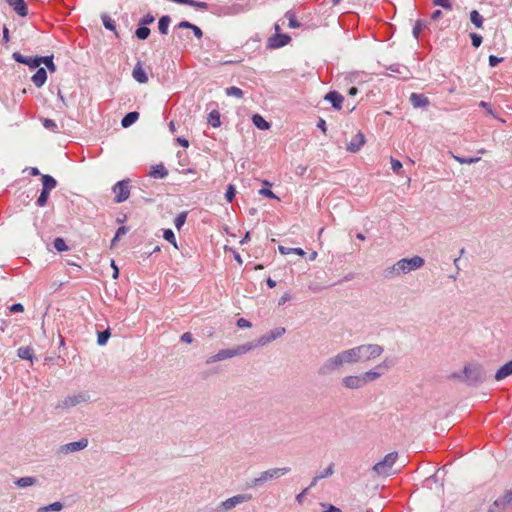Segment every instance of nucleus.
I'll list each match as a JSON object with an SVG mask.
<instances>
[{
    "instance_id": "f257e3e1",
    "label": "nucleus",
    "mask_w": 512,
    "mask_h": 512,
    "mask_svg": "<svg viewBox=\"0 0 512 512\" xmlns=\"http://www.w3.org/2000/svg\"><path fill=\"white\" fill-rule=\"evenodd\" d=\"M359 362L357 347L345 350L336 356L328 359L319 369V373L327 375L338 369L344 364H352Z\"/></svg>"
},
{
    "instance_id": "f03ea898",
    "label": "nucleus",
    "mask_w": 512,
    "mask_h": 512,
    "mask_svg": "<svg viewBox=\"0 0 512 512\" xmlns=\"http://www.w3.org/2000/svg\"><path fill=\"white\" fill-rule=\"evenodd\" d=\"M424 263V259L420 256H414L409 259L403 258L396 262L393 266L386 269L385 276L388 278H393L400 274H407L411 271L421 268Z\"/></svg>"
},
{
    "instance_id": "7ed1b4c3",
    "label": "nucleus",
    "mask_w": 512,
    "mask_h": 512,
    "mask_svg": "<svg viewBox=\"0 0 512 512\" xmlns=\"http://www.w3.org/2000/svg\"><path fill=\"white\" fill-rule=\"evenodd\" d=\"M34 69H36V72L34 73V85L41 87L47 80V70L50 73H54L56 71V66L53 62V55L34 57Z\"/></svg>"
},
{
    "instance_id": "20e7f679",
    "label": "nucleus",
    "mask_w": 512,
    "mask_h": 512,
    "mask_svg": "<svg viewBox=\"0 0 512 512\" xmlns=\"http://www.w3.org/2000/svg\"><path fill=\"white\" fill-rule=\"evenodd\" d=\"M34 176H40L42 187L40 194L36 200V204L39 207H45L47 205L50 192L57 186V181L51 175L41 174L36 167H34Z\"/></svg>"
},
{
    "instance_id": "39448f33",
    "label": "nucleus",
    "mask_w": 512,
    "mask_h": 512,
    "mask_svg": "<svg viewBox=\"0 0 512 512\" xmlns=\"http://www.w3.org/2000/svg\"><path fill=\"white\" fill-rule=\"evenodd\" d=\"M254 348V345L252 343H247L244 345H240L235 349H222L220 350L216 355L211 356L207 363H213L217 361H221L224 359L232 358L234 356L242 355L247 353L248 351L252 350Z\"/></svg>"
},
{
    "instance_id": "423d86ee",
    "label": "nucleus",
    "mask_w": 512,
    "mask_h": 512,
    "mask_svg": "<svg viewBox=\"0 0 512 512\" xmlns=\"http://www.w3.org/2000/svg\"><path fill=\"white\" fill-rule=\"evenodd\" d=\"M357 352L359 362H368L379 357L383 352V348L376 344L361 345L357 346Z\"/></svg>"
},
{
    "instance_id": "0eeeda50",
    "label": "nucleus",
    "mask_w": 512,
    "mask_h": 512,
    "mask_svg": "<svg viewBox=\"0 0 512 512\" xmlns=\"http://www.w3.org/2000/svg\"><path fill=\"white\" fill-rule=\"evenodd\" d=\"M398 454L392 452L387 454L384 459L373 466V471L380 476H388L391 473V469L396 462Z\"/></svg>"
},
{
    "instance_id": "6e6552de",
    "label": "nucleus",
    "mask_w": 512,
    "mask_h": 512,
    "mask_svg": "<svg viewBox=\"0 0 512 512\" xmlns=\"http://www.w3.org/2000/svg\"><path fill=\"white\" fill-rule=\"evenodd\" d=\"M112 190L115 194L114 201L116 203H122V202L126 201L130 196V181L129 180L118 181L112 187Z\"/></svg>"
},
{
    "instance_id": "1a4fd4ad",
    "label": "nucleus",
    "mask_w": 512,
    "mask_h": 512,
    "mask_svg": "<svg viewBox=\"0 0 512 512\" xmlns=\"http://www.w3.org/2000/svg\"><path fill=\"white\" fill-rule=\"evenodd\" d=\"M512 505V490L505 491L504 495L494 501L489 512H506Z\"/></svg>"
},
{
    "instance_id": "9d476101",
    "label": "nucleus",
    "mask_w": 512,
    "mask_h": 512,
    "mask_svg": "<svg viewBox=\"0 0 512 512\" xmlns=\"http://www.w3.org/2000/svg\"><path fill=\"white\" fill-rule=\"evenodd\" d=\"M289 472H290L289 467L269 469V470L262 472L260 474V476L254 480V483L257 484V483L266 482L273 478L281 477Z\"/></svg>"
},
{
    "instance_id": "9b49d317",
    "label": "nucleus",
    "mask_w": 512,
    "mask_h": 512,
    "mask_svg": "<svg viewBox=\"0 0 512 512\" xmlns=\"http://www.w3.org/2000/svg\"><path fill=\"white\" fill-rule=\"evenodd\" d=\"M366 143V138L361 131H357L355 136L351 139V141L347 144L346 150L351 153H356L360 151V149Z\"/></svg>"
},
{
    "instance_id": "f8f14e48",
    "label": "nucleus",
    "mask_w": 512,
    "mask_h": 512,
    "mask_svg": "<svg viewBox=\"0 0 512 512\" xmlns=\"http://www.w3.org/2000/svg\"><path fill=\"white\" fill-rule=\"evenodd\" d=\"M87 400V396L84 394H77L66 397L61 403L58 404L57 408L67 409Z\"/></svg>"
},
{
    "instance_id": "ddd939ff",
    "label": "nucleus",
    "mask_w": 512,
    "mask_h": 512,
    "mask_svg": "<svg viewBox=\"0 0 512 512\" xmlns=\"http://www.w3.org/2000/svg\"><path fill=\"white\" fill-rule=\"evenodd\" d=\"M250 499H251V495H248V494L236 495V496H233V497L223 501L221 503V506L225 510H230L233 507H235L236 505L246 502V501H249Z\"/></svg>"
},
{
    "instance_id": "4468645a",
    "label": "nucleus",
    "mask_w": 512,
    "mask_h": 512,
    "mask_svg": "<svg viewBox=\"0 0 512 512\" xmlns=\"http://www.w3.org/2000/svg\"><path fill=\"white\" fill-rule=\"evenodd\" d=\"M132 77L134 78L135 81H137L140 84H145L148 82L147 73L140 61H138L134 66L132 71Z\"/></svg>"
},
{
    "instance_id": "2eb2a0df",
    "label": "nucleus",
    "mask_w": 512,
    "mask_h": 512,
    "mask_svg": "<svg viewBox=\"0 0 512 512\" xmlns=\"http://www.w3.org/2000/svg\"><path fill=\"white\" fill-rule=\"evenodd\" d=\"M343 384L350 389H358L365 385L362 375L347 376L343 378Z\"/></svg>"
},
{
    "instance_id": "dca6fc26",
    "label": "nucleus",
    "mask_w": 512,
    "mask_h": 512,
    "mask_svg": "<svg viewBox=\"0 0 512 512\" xmlns=\"http://www.w3.org/2000/svg\"><path fill=\"white\" fill-rule=\"evenodd\" d=\"M324 99L329 101L336 110H340L342 108L344 97L337 91H330L325 95Z\"/></svg>"
},
{
    "instance_id": "f3484780",
    "label": "nucleus",
    "mask_w": 512,
    "mask_h": 512,
    "mask_svg": "<svg viewBox=\"0 0 512 512\" xmlns=\"http://www.w3.org/2000/svg\"><path fill=\"white\" fill-rule=\"evenodd\" d=\"M410 102L415 108L426 107L429 104V100L426 96L417 93L410 95Z\"/></svg>"
},
{
    "instance_id": "a211bd4d",
    "label": "nucleus",
    "mask_w": 512,
    "mask_h": 512,
    "mask_svg": "<svg viewBox=\"0 0 512 512\" xmlns=\"http://www.w3.org/2000/svg\"><path fill=\"white\" fill-rule=\"evenodd\" d=\"M285 333V328L278 327L270 332L269 336H263L259 339V345H265L271 340L281 337Z\"/></svg>"
},
{
    "instance_id": "6ab92c4d",
    "label": "nucleus",
    "mask_w": 512,
    "mask_h": 512,
    "mask_svg": "<svg viewBox=\"0 0 512 512\" xmlns=\"http://www.w3.org/2000/svg\"><path fill=\"white\" fill-rule=\"evenodd\" d=\"M10 6L14 8V10L20 15V16H26L28 13L27 5L25 4L24 0H6Z\"/></svg>"
},
{
    "instance_id": "aec40b11",
    "label": "nucleus",
    "mask_w": 512,
    "mask_h": 512,
    "mask_svg": "<svg viewBox=\"0 0 512 512\" xmlns=\"http://www.w3.org/2000/svg\"><path fill=\"white\" fill-rule=\"evenodd\" d=\"M512 375V360L501 366L496 374L495 379L500 381L508 376Z\"/></svg>"
},
{
    "instance_id": "412c9836",
    "label": "nucleus",
    "mask_w": 512,
    "mask_h": 512,
    "mask_svg": "<svg viewBox=\"0 0 512 512\" xmlns=\"http://www.w3.org/2000/svg\"><path fill=\"white\" fill-rule=\"evenodd\" d=\"M290 41V37L286 34H278L270 38V46L273 48H279L285 46Z\"/></svg>"
},
{
    "instance_id": "4be33fe9",
    "label": "nucleus",
    "mask_w": 512,
    "mask_h": 512,
    "mask_svg": "<svg viewBox=\"0 0 512 512\" xmlns=\"http://www.w3.org/2000/svg\"><path fill=\"white\" fill-rule=\"evenodd\" d=\"M87 445H88V440L83 438L79 441L66 444L64 446V450H65V452H75V451H79V450L86 448Z\"/></svg>"
},
{
    "instance_id": "5701e85b",
    "label": "nucleus",
    "mask_w": 512,
    "mask_h": 512,
    "mask_svg": "<svg viewBox=\"0 0 512 512\" xmlns=\"http://www.w3.org/2000/svg\"><path fill=\"white\" fill-rule=\"evenodd\" d=\"M176 28H178V29H183V28H185V29H191V30L193 31V33H194V35H195V37H196L197 39H201V38H202V36H203V32H202V30H201L198 26H196V25H194V24H192V23H190V22H188V21H181V22L176 26Z\"/></svg>"
},
{
    "instance_id": "b1692460",
    "label": "nucleus",
    "mask_w": 512,
    "mask_h": 512,
    "mask_svg": "<svg viewBox=\"0 0 512 512\" xmlns=\"http://www.w3.org/2000/svg\"><path fill=\"white\" fill-rule=\"evenodd\" d=\"M138 118H139V113L138 112H135V111L134 112H129L122 119L121 125L124 128H127V127L131 126L133 123H135L138 120Z\"/></svg>"
},
{
    "instance_id": "393cba45",
    "label": "nucleus",
    "mask_w": 512,
    "mask_h": 512,
    "mask_svg": "<svg viewBox=\"0 0 512 512\" xmlns=\"http://www.w3.org/2000/svg\"><path fill=\"white\" fill-rule=\"evenodd\" d=\"M252 122L261 130H268L270 128V124L259 114L253 115Z\"/></svg>"
},
{
    "instance_id": "a878e982",
    "label": "nucleus",
    "mask_w": 512,
    "mask_h": 512,
    "mask_svg": "<svg viewBox=\"0 0 512 512\" xmlns=\"http://www.w3.org/2000/svg\"><path fill=\"white\" fill-rule=\"evenodd\" d=\"M171 22V18L168 15H164L159 19L158 29L161 34L166 35L168 33V27Z\"/></svg>"
},
{
    "instance_id": "bb28decb",
    "label": "nucleus",
    "mask_w": 512,
    "mask_h": 512,
    "mask_svg": "<svg viewBox=\"0 0 512 512\" xmlns=\"http://www.w3.org/2000/svg\"><path fill=\"white\" fill-rule=\"evenodd\" d=\"M278 250L282 255H288L290 253H294V254H297L302 257L305 255V251L302 248H288V247L279 245Z\"/></svg>"
},
{
    "instance_id": "cd10ccee",
    "label": "nucleus",
    "mask_w": 512,
    "mask_h": 512,
    "mask_svg": "<svg viewBox=\"0 0 512 512\" xmlns=\"http://www.w3.org/2000/svg\"><path fill=\"white\" fill-rule=\"evenodd\" d=\"M470 20L476 28H482L484 19L477 10H472L470 12Z\"/></svg>"
},
{
    "instance_id": "c85d7f7f",
    "label": "nucleus",
    "mask_w": 512,
    "mask_h": 512,
    "mask_svg": "<svg viewBox=\"0 0 512 512\" xmlns=\"http://www.w3.org/2000/svg\"><path fill=\"white\" fill-rule=\"evenodd\" d=\"M13 59L19 63L27 65L29 68H32V56H23L19 52H14L12 55Z\"/></svg>"
},
{
    "instance_id": "c756f323",
    "label": "nucleus",
    "mask_w": 512,
    "mask_h": 512,
    "mask_svg": "<svg viewBox=\"0 0 512 512\" xmlns=\"http://www.w3.org/2000/svg\"><path fill=\"white\" fill-rule=\"evenodd\" d=\"M208 123L212 127H219L221 124L220 113L217 110H213L208 115Z\"/></svg>"
},
{
    "instance_id": "7c9ffc66",
    "label": "nucleus",
    "mask_w": 512,
    "mask_h": 512,
    "mask_svg": "<svg viewBox=\"0 0 512 512\" xmlns=\"http://www.w3.org/2000/svg\"><path fill=\"white\" fill-rule=\"evenodd\" d=\"M168 174L166 168L163 165H156L152 168L150 175L153 177L164 178Z\"/></svg>"
},
{
    "instance_id": "2f4dec72",
    "label": "nucleus",
    "mask_w": 512,
    "mask_h": 512,
    "mask_svg": "<svg viewBox=\"0 0 512 512\" xmlns=\"http://www.w3.org/2000/svg\"><path fill=\"white\" fill-rule=\"evenodd\" d=\"M381 374L382 373L379 371L370 370V371L362 374V377L364 378V383L366 384L367 382L376 380L377 378H379L381 376Z\"/></svg>"
},
{
    "instance_id": "473e14b6",
    "label": "nucleus",
    "mask_w": 512,
    "mask_h": 512,
    "mask_svg": "<svg viewBox=\"0 0 512 512\" xmlns=\"http://www.w3.org/2000/svg\"><path fill=\"white\" fill-rule=\"evenodd\" d=\"M285 17L288 19V26L290 28L300 27V23L297 21L296 16L292 11L286 12Z\"/></svg>"
},
{
    "instance_id": "72a5a7b5",
    "label": "nucleus",
    "mask_w": 512,
    "mask_h": 512,
    "mask_svg": "<svg viewBox=\"0 0 512 512\" xmlns=\"http://www.w3.org/2000/svg\"><path fill=\"white\" fill-rule=\"evenodd\" d=\"M149 34H150V29L143 25H141L135 32V35L137 36V38H139L141 40L147 39Z\"/></svg>"
},
{
    "instance_id": "f704fd0d",
    "label": "nucleus",
    "mask_w": 512,
    "mask_h": 512,
    "mask_svg": "<svg viewBox=\"0 0 512 512\" xmlns=\"http://www.w3.org/2000/svg\"><path fill=\"white\" fill-rule=\"evenodd\" d=\"M163 237L170 242L176 249H178L174 232L171 229L164 230Z\"/></svg>"
},
{
    "instance_id": "c9c22d12",
    "label": "nucleus",
    "mask_w": 512,
    "mask_h": 512,
    "mask_svg": "<svg viewBox=\"0 0 512 512\" xmlns=\"http://www.w3.org/2000/svg\"><path fill=\"white\" fill-rule=\"evenodd\" d=\"M18 356L21 359L32 360V350L29 347H21L18 349Z\"/></svg>"
},
{
    "instance_id": "e433bc0d",
    "label": "nucleus",
    "mask_w": 512,
    "mask_h": 512,
    "mask_svg": "<svg viewBox=\"0 0 512 512\" xmlns=\"http://www.w3.org/2000/svg\"><path fill=\"white\" fill-rule=\"evenodd\" d=\"M111 333L109 329H106L103 332L98 333L97 343L100 346H103L107 343L108 339L110 338Z\"/></svg>"
},
{
    "instance_id": "4c0bfd02",
    "label": "nucleus",
    "mask_w": 512,
    "mask_h": 512,
    "mask_svg": "<svg viewBox=\"0 0 512 512\" xmlns=\"http://www.w3.org/2000/svg\"><path fill=\"white\" fill-rule=\"evenodd\" d=\"M187 218V212H181L177 215V217L174 220L175 227L180 230L182 226L185 224Z\"/></svg>"
},
{
    "instance_id": "58836bf2",
    "label": "nucleus",
    "mask_w": 512,
    "mask_h": 512,
    "mask_svg": "<svg viewBox=\"0 0 512 512\" xmlns=\"http://www.w3.org/2000/svg\"><path fill=\"white\" fill-rule=\"evenodd\" d=\"M102 22L106 29L114 32L116 31L115 21L111 19L109 16H102Z\"/></svg>"
},
{
    "instance_id": "ea45409f",
    "label": "nucleus",
    "mask_w": 512,
    "mask_h": 512,
    "mask_svg": "<svg viewBox=\"0 0 512 512\" xmlns=\"http://www.w3.org/2000/svg\"><path fill=\"white\" fill-rule=\"evenodd\" d=\"M435 6H440L445 10L451 11L453 9L451 0H432Z\"/></svg>"
},
{
    "instance_id": "a19ab883",
    "label": "nucleus",
    "mask_w": 512,
    "mask_h": 512,
    "mask_svg": "<svg viewBox=\"0 0 512 512\" xmlns=\"http://www.w3.org/2000/svg\"><path fill=\"white\" fill-rule=\"evenodd\" d=\"M54 247L58 252H63L68 250V246L66 245L64 239L58 237L54 240Z\"/></svg>"
},
{
    "instance_id": "79ce46f5",
    "label": "nucleus",
    "mask_w": 512,
    "mask_h": 512,
    "mask_svg": "<svg viewBox=\"0 0 512 512\" xmlns=\"http://www.w3.org/2000/svg\"><path fill=\"white\" fill-rule=\"evenodd\" d=\"M426 24L424 21L422 20H418L414 27H413V35L415 38H418L420 33L423 31V29L425 28Z\"/></svg>"
},
{
    "instance_id": "37998d69",
    "label": "nucleus",
    "mask_w": 512,
    "mask_h": 512,
    "mask_svg": "<svg viewBox=\"0 0 512 512\" xmlns=\"http://www.w3.org/2000/svg\"><path fill=\"white\" fill-rule=\"evenodd\" d=\"M226 94L228 96H235L237 98H242L243 97V91L240 88L235 87V86L227 88L226 89Z\"/></svg>"
},
{
    "instance_id": "c03bdc74",
    "label": "nucleus",
    "mask_w": 512,
    "mask_h": 512,
    "mask_svg": "<svg viewBox=\"0 0 512 512\" xmlns=\"http://www.w3.org/2000/svg\"><path fill=\"white\" fill-rule=\"evenodd\" d=\"M42 124L48 130H51L53 132H56V130H57V124L51 119H47V118L42 119Z\"/></svg>"
},
{
    "instance_id": "a18cd8bd",
    "label": "nucleus",
    "mask_w": 512,
    "mask_h": 512,
    "mask_svg": "<svg viewBox=\"0 0 512 512\" xmlns=\"http://www.w3.org/2000/svg\"><path fill=\"white\" fill-rule=\"evenodd\" d=\"M236 194L235 187L233 185H228L227 191L225 193V198L228 202H232Z\"/></svg>"
},
{
    "instance_id": "49530a36",
    "label": "nucleus",
    "mask_w": 512,
    "mask_h": 512,
    "mask_svg": "<svg viewBox=\"0 0 512 512\" xmlns=\"http://www.w3.org/2000/svg\"><path fill=\"white\" fill-rule=\"evenodd\" d=\"M454 158L460 164H472V163H476V162H478L480 160L479 157H475V158H462V157L455 156Z\"/></svg>"
},
{
    "instance_id": "de8ad7c7",
    "label": "nucleus",
    "mask_w": 512,
    "mask_h": 512,
    "mask_svg": "<svg viewBox=\"0 0 512 512\" xmlns=\"http://www.w3.org/2000/svg\"><path fill=\"white\" fill-rule=\"evenodd\" d=\"M470 38L472 41V45L475 48H478L482 43V36L477 33H470Z\"/></svg>"
},
{
    "instance_id": "09e8293b",
    "label": "nucleus",
    "mask_w": 512,
    "mask_h": 512,
    "mask_svg": "<svg viewBox=\"0 0 512 512\" xmlns=\"http://www.w3.org/2000/svg\"><path fill=\"white\" fill-rule=\"evenodd\" d=\"M155 21V17L151 13H147L141 20L140 25L146 26L152 24Z\"/></svg>"
},
{
    "instance_id": "8fccbe9b",
    "label": "nucleus",
    "mask_w": 512,
    "mask_h": 512,
    "mask_svg": "<svg viewBox=\"0 0 512 512\" xmlns=\"http://www.w3.org/2000/svg\"><path fill=\"white\" fill-rule=\"evenodd\" d=\"M390 163L392 170L396 173H399V171L402 169V163L393 157H391Z\"/></svg>"
},
{
    "instance_id": "3c124183",
    "label": "nucleus",
    "mask_w": 512,
    "mask_h": 512,
    "mask_svg": "<svg viewBox=\"0 0 512 512\" xmlns=\"http://www.w3.org/2000/svg\"><path fill=\"white\" fill-rule=\"evenodd\" d=\"M62 507H63V505L60 502H55V503L51 504L50 506L40 508L39 511H47V510L59 511L62 509Z\"/></svg>"
},
{
    "instance_id": "603ef678",
    "label": "nucleus",
    "mask_w": 512,
    "mask_h": 512,
    "mask_svg": "<svg viewBox=\"0 0 512 512\" xmlns=\"http://www.w3.org/2000/svg\"><path fill=\"white\" fill-rule=\"evenodd\" d=\"M127 232V228L125 226H121L116 231V234L112 240V244H114L121 236L125 235Z\"/></svg>"
},
{
    "instance_id": "864d4df0",
    "label": "nucleus",
    "mask_w": 512,
    "mask_h": 512,
    "mask_svg": "<svg viewBox=\"0 0 512 512\" xmlns=\"http://www.w3.org/2000/svg\"><path fill=\"white\" fill-rule=\"evenodd\" d=\"M17 484L21 487H27V486H30L32 485V478L31 477H23V478H20L18 481H17Z\"/></svg>"
},
{
    "instance_id": "5fc2aeb1",
    "label": "nucleus",
    "mask_w": 512,
    "mask_h": 512,
    "mask_svg": "<svg viewBox=\"0 0 512 512\" xmlns=\"http://www.w3.org/2000/svg\"><path fill=\"white\" fill-rule=\"evenodd\" d=\"M502 60V58H498L497 56L494 55H490L488 58L489 65L491 67L497 66Z\"/></svg>"
},
{
    "instance_id": "6e6d98bb",
    "label": "nucleus",
    "mask_w": 512,
    "mask_h": 512,
    "mask_svg": "<svg viewBox=\"0 0 512 512\" xmlns=\"http://www.w3.org/2000/svg\"><path fill=\"white\" fill-rule=\"evenodd\" d=\"M333 472H334V470H333V465L331 464V465H329V466H328V467L323 471V473H322L321 475H319L316 479H321V478L328 477V476L332 475V474H333Z\"/></svg>"
},
{
    "instance_id": "4d7b16f0",
    "label": "nucleus",
    "mask_w": 512,
    "mask_h": 512,
    "mask_svg": "<svg viewBox=\"0 0 512 512\" xmlns=\"http://www.w3.org/2000/svg\"><path fill=\"white\" fill-rule=\"evenodd\" d=\"M9 311L11 313H17V312H23L24 311V307L22 304L20 303H17V304H13L9 307Z\"/></svg>"
},
{
    "instance_id": "13d9d810",
    "label": "nucleus",
    "mask_w": 512,
    "mask_h": 512,
    "mask_svg": "<svg viewBox=\"0 0 512 512\" xmlns=\"http://www.w3.org/2000/svg\"><path fill=\"white\" fill-rule=\"evenodd\" d=\"M259 193L261 195H264L266 197H269V198H272V199H275L277 198L276 195L273 193V191H271L270 189H267V188H262Z\"/></svg>"
},
{
    "instance_id": "bf43d9fd",
    "label": "nucleus",
    "mask_w": 512,
    "mask_h": 512,
    "mask_svg": "<svg viewBox=\"0 0 512 512\" xmlns=\"http://www.w3.org/2000/svg\"><path fill=\"white\" fill-rule=\"evenodd\" d=\"M237 326L239 328H250L251 327V323L248 320L244 319V318H240L237 321Z\"/></svg>"
},
{
    "instance_id": "052dcab7",
    "label": "nucleus",
    "mask_w": 512,
    "mask_h": 512,
    "mask_svg": "<svg viewBox=\"0 0 512 512\" xmlns=\"http://www.w3.org/2000/svg\"><path fill=\"white\" fill-rule=\"evenodd\" d=\"M326 509L323 512H342L341 509H339L336 506H333L331 504L324 506Z\"/></svg>"
},
{
    "instance_id": "680f3d73",
    "label": "nucleus",
    "mask_w": 512,
    "mask_h": 512,
    "mask_svg": "<svg viewBox=\"0 0 512 512\" xmlns=\"http://www.w3.org/2000/svg\"><path fill=\"white\" fill-rule=\"evenodd\" d=\"M181 340L186 343H191L193 341L192 335L189 332L184 333L181 336Z\"/></svg>"
},
{
    "instance_id": "e2e57ef3",
    "label": "nucleus",
    "mask_w": 512,
    "mask_h": 512,
    "mask_svg": "<svg viewBox=\"0 0 512 512\" xmlns=\"http://www.w3.org/2000/svg\"><path fill=\"white\" fill-rule=\"evenodd\" d=\"M479 105H480V107H482V108L486 109V111H487L489 114L493 115V110H492V108H491V106H490V104H489V103L484 102V101H481Z\"/></svg>"
},
{
    "instance_id": "0e129e2a",
    "label": "nucleus",
    "mask_w": 512,
    "mask_h": 512,
    "mask_svg": "<svg viewBox=\"0 0 512 512\" xmlns=\"http://www.w3.org/2000/svg\"><path fill=\"white\" fill-rule=\"evenodd\" d=\"M111 266L113 267V271H114L113 272V278L116 279L118 277V275H119V270H118L117 266L115 265V261L114 260L111 261Z\"/></svg>"
},
{
    "instance_id": "69168bd1",
    "label": "nucleus",
    "mask_w": 512,
    "mask_h": 512,
    "mask_svg": "<svg viewBox=\"0 0 512 512\" xmlns=\"http://www.w3.org/2000/svg\"><path fill=\"white\" fill-rule=\"evenodd\" d=\"M177 142H178L181 146H183V147H185V148H187V147L189 146V142H188V140H187V139H185V138H180V137H179V138H177Z\"/></svg>"
},
{
    "instance_id": "338daca9",
    "label": "nucleus",
    "mask_w": 512,
    "mask_h": 512,
    "mask_svg": "<svg viewBox=\"0 0 512 512\" xmlns=\"http://www.w3.org/2000/svg\"><path fill=\"white\" fill-rule=\"evenodd\" d=\"M441 16H442V12H441L440 10H435V11L431 14V19H433V20H438Z\"/></svg>"
},
{
    "instance_id": "774afa93",
    "label": "nucleus",
    "mask_w": 512,
    "mask_h": 512,
    "mask_svg": "<svg viewBox=\"0 0 512 512\" xmlns=\"http://www.w3.org/2000/svg\"><path fill=\"white\" fill-rule=\"evenodd\" d=\"M318 127L321 128L324 133L326 132V123L323 119L319 121Z\"/></svg>"
}]
</instances>
